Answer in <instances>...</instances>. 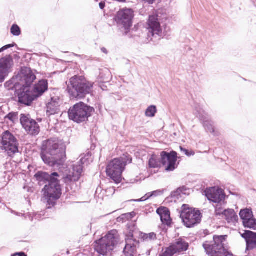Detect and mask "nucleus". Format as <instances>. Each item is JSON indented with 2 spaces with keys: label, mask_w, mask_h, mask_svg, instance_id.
Returning a JSON list of instances; mask_svg holds the SVG:
<instances>
[{
  "label": "nucleus",
  "mask_w": 256,
  "mask_h": 256,
  "mask_svg": "<svg viewBox=\"0 0 256 256\" xmlns=\"http://www.w3.org/2000/svg\"><path fill=\"white\" fill-rule=\"evenodd\" d=\"M66 147L58 139L44 141L40 156L44 163L52 168H60L66 160Z\"/></svg>",
  "instance_id": "nucleus-1"
},
{
  "label": "nucleus",
  "mask_w": 256,
  "mask_h": 256,
  "mask_svg": "<svg viewBox=\"0 0 256 256\" xmlns=\"http://www.w3.org/2000/svg\"><path fill=\"white\" fill-rule=\"evenodd\" d=\"M94 83L82 76H74L70 79L66 90L71 100L82 99L92 91Z\"/></svg>",
  "instance_id": "nucleus-2"
},
{
  "label": "nucleus",
  "mask_w": 256,
  "mask_h": 256,
  "mask_svg": "<svg viewBox=\"0 0 256 256\" xmlns=\"http://www.w3.org/2000/svg\"><path fill=\"white\" fill-rule=\"evenodd\" d=\"M228 236H214V243L206 241L202 244L205 252L208 256H233L228 250L226 238Z\"/></svg>",
  "instance_id": "nucleus-3"
},
{
  "label": "nucleus",
  "mask_w": 256,
  "mask_h": 256,
  "mask_svg": "<svg viewBox=\"0 0 256 256\" xmlns=\"http://www.w3.org/2000/svg\"><path fill=\"white\" fill-rule=\"evenodd\" d=\"M94 109L83 102H79L70 107L68 111L70 120L80 124L88 120Z\"/></svg>",
  "instance_id": "nucleus-4"
},
{
  "label": "nucleus",
  "mask_w": 256,
  "mask_h": 256,
  "mask_svg": "<svg viewBox=\"0 0 256 256\" xmlns=\"http://www.w3.org/2000/svg\"><path fill=\"white\" fill-rule=\"evenodd\" d=\"M118 242V232L112 230L100 239L95 242L94 250L99 254L107 256L113 250Z\"/></svg>",
  "instance_id": "nucleus-5"
},
{
  "label": "nucleus",
  "mask_w": 256,
  "mask_h": 256,
  "mask_svg": "<svg viewBox=\"0 0 256 256\" xmlns=\"http://www.w3.org/2000/svg\"><path fill=\"white\" fill-rule=\"evenodd\" d=\"M132 162V158L126 156L114 159L107 166L106 172L108 176L116 183H120L125 166L128 163H131Z\"/></svg>",
  "instance_id": "nucleus-6"
},
{
  "label": "nucleus",
  "mask_w": 256,
  "mask_h": 256,
  "mask_svg": "<svg viewBox=\"0 0 256 256\" xmlns=\"http://www.w3.org/2000/svg\"><path fill=\"white\" fill-rule=\"evenodd\" d=\"M161 158L160 161H158L156 158L152 156L148 162V164L151 168H156L158 167L160 162L162 165L167 166L165 170L167 172H172L178 166L176 164L178 160L177 152L174 151H172L170 152L163 151L160 153Z\"/></svg>",
  "instance_id": "nucleus-7"
},
{
  "label": "nucleus",
  "mask_w": 256,
  "mask_h": 256,
  "mask_svg": "<svg viewBox=\"0 0 256 256\" xmlns=\"http://www.w3.org/2000/svg\"><path fill=\"white\" fill-rule=\"evenodd\" d=\"M180 217L184 225L190 228L200 222L202 216L199 210L190 208L188 205L183 204Z\"/></svg>",
  "instance_id": "nucleus-8"
},
{
  "label": "nucleus",
  "mask_w": 256,
  "mask_h": 256,
  "mask_svg": "<svg viewBox=\"0 0 256 256\" xmlns=\"http://www.w3.org/2000/svg\"><path fill=\"white\" fill-rule=\"evenodd\" d=\"M14 100L20 106H30L36 100L30 87L20 85L16 86Z\"/></svg>",
  "instance_id": "nucleus-9"
},
{
  "label": "nucleus",
  "mask_w": 256,
  "mask_h": 256,
  "mask_svg": "<svg viewBox=\"0 0 256 256\" xmlns=\"http://www.w3.org/2000/svg\"><path fill=\"white\" fill-rule=\"evenodd\" d=\"M1 144V148L4 150L8 156L12 157L18 152V142L15 136L10 132H4Z\"/></svg>",
  "instance_id": "nucleus-10"
},
{
  "label": "nucleus",
  "mask_w": 256,
  "mask_h": 256,
  "mask_svg": "<svg viewBox=\"0 0 256 256\" xmlns=\"http://www.w3.org/2000/svg\"><path fill=\"white\" fill-rule=\"evenodd\" d=\"M16 78L20 84L30 87L36 79V76L30 68L24 66L21 68L16 75Z\"/></svg>",
  "instance_id": "nucleus-11"
},
{
  "label": "nucleus",
  "mask_w": 256,
  "mask_h": 256,
  "mask_svg": "<svg viewBox=\"0 0 256 256\" xmlns=\"http://www.w3.org/2000/svg\"><path fill=\"white\" fill-rule=\"evenodd\" d=\"M134 16V12L132 10L123 9L117 13L115 20L118 26H122L125 30H127L132 26Z\"/></svg>",
  "instance_id": "nucleus-12"
},
{
  "label": "nucleus",
  "mask_w": 256,
  "mask_h": 256,
  "mask_svg": "<svg viewBox=\"0 0 256 256\" xmlns=\"http://www.w3.org/2000/svg\"><path fill=\"white\" fill-rule=\"evenodd\" d=\"M148 36L160 39L162 37V28L158 15H150L148 20Z\"/></svg>",
  "instance_id": "nucleus-13"
},
{
  "label": "nucleus",
  "mask_w": 256,
  "mask_h": 256,
  "mask_svg": "<svg viewBox=\"0 0 256 256\" xmlns=\"http://www.w3.org/2000/svg\"><path fill=\"white\" fill-rule=\"evenodd\" d=\"M20 122L24 128L30 135H37L40 132V126L38 122L30 118L29 114L20 115Z\"/></svg>",
  "instance_id": "nucleus-14"
},
{
  "label": "nucleus",
  "mask_w": 256,
  "mask_h": 256,
  "mask_svg": "<svg viewBox=\"0 0 256 256\" xmlns=\"http://www.w3.org/2000/svg\"><path fill=\"white\" fill-rule=\"evenodd\" d=\"M206 196L208 200L214 203L219 204L224 199V191L218 188L212 187L205 190Z\"/></svg>",
  "instance_id": "nucleus-15"
},
{
  "label": "nucleus",
  "mask_w": 256,
  "mask_h": 256,
  "mask_svg": "<svg viewBox=\"0 0 256 256\" xmlns=\"http://www.w3.org/2000/svg\"><path fill=\"white\" fill-rule=\"evenodd\" d=\"M126 244L124 250V252L126 256H134V254L136 250V246L139 242L134 239L132 232H130L126 238Z\"/></svg>",
  "instance_id": "nucleus-16"
},
{
  "label": "nucleus",
  "mask_w": 256,
  "mask_h": 256,
  "mask_svg": "<svg viewBox=\"0 0 256 256\" xmlns=\"http://www.w3.org/2000/svg\"><path fill=\"white\" fill-rule=\"evenodd\" d=\"M50 178H48L47 183L43 190H49L52 189L53 191L62 192L61 186L60 184V176L57 172H52L49 174Z\"/></svg>",
  "instance_id": "nucleus-17"
},
{
  "label": "nucleus",
  "mask_w": 256,
  "mask_h": 256,
  "mask_svg": "<svg viewBox=\"0 0 256 256\" xmlns=\"http://www.w3.org/2000/svg\"><path fill=\"white\" fill-rule=\"evenodd\" d=\"M12 63V58L10 55L0 59V83L4 81L8 70Z\"/></svg>",
  "instance_id": "nucleus-18"
},
{
  "label": "nucleus",
  "mask_w": 256,
  "mask_h": 256,
  "mask_svg": "<svg viewBox=\"0 0 256 256\" xmlns=\"http://www.w3.org/2000/svg\"><path fill=\"white\" fill-rule=\"evenodd\" d=\"M83 172V167L80 164H74L72 174H69L63 178L64 182L67 185L78 181Z\"/></svg>",
  "instance_id": "nucleus-19"
},
{
  "label": "nucleus",
  "mask_w": 256,
  "mask_h": 256,
  "mask_svg": "<svg viewBox=\"0 0 256 256\" xmlns=\"http://www.w3.org/2000/svg\"><path fill=\"white\" fill-rule=\"evenodd\" d=\"M240 235L246 242V250H252L256 248V232L250 230H244Z\"/></svg>",
  "instance_id": "nucleus-20"
},
{
  "label": "nucleus",
  "mask_w": 256,
  "mask_h": 256,
  "mask_svg": "<svg viewBox=\"0 0 256 256\" xmlns=\"http://www.w3.org/2000/svg\"><path fill=\"white\" fill-rule=\"evenodd\" d=\"M170 247L174 254H180L188 250L189 244L184 239L179 238L176 240Z\"/></svg>",
  "instance_id": "nucleus-21"
},
{
  "label": "nucleus",
  "mask_w": 256,
  "mask_h": 256,
  "mask_svg": "<svg viewBox=\"0 0 256 256\" xmlns=\"http://www.w3.org/2000/svg\"><path fill=\"white\" fill-rule=\"evenodd\" d=\"M48 89V82L46 80H42L34 84L32 90L36 100L42 96Z\"/></svg>",
  "instance_id": "nucleus-22"
},
{
  "label": "nucleus",
  "mask_w": 256,
  "mask_h": 256,
  "mask_svg": "<svg viewBox=\"0 0 256 256\" xmlns=\"http://www.w3.org/2000/svg\"><path fill=\"white\" fill-rule=\"evenodd\" d=\"M44 195L47 200V205L48 208H50L54 206L62 194V192L53 191V190H44Z\"/></svg>",
  "instance_id": "nucleus-23"
},
{
  "label": "nucleus",
  "mask_w": 256,
  "mask_h": 256,
  "mask_svg": "<svg viewBox=\"0 0 256 256\" xmlns=\"http://www.w3.org/2000/svg\"><path fill=\"white\" fill-rule=\"evenodd\" d=\"M60 99L58 97H53L46 105V114L53 115L60 112Z\"/></svg>",
  "instance_id": "nucleus-24"
},
{
  "label": "nucleus",
  "mask_w": 256,
  "mask_h": 256,
  "mask_svg": "<svg viewBox=\"0 0 256 256\" xmlns=\"http://www.w3.org/2000/svg\"><path fill=\"white\" fill-rule=\"evenodd\" d=\"M157 214L160 216V220L163 224L170 226L172 223L170 216V212L168 208L160 207L156 210Z\"/></svg>",
  "instance_id": "nucleus-25"
},
{
  "label": "nucleus",
  "mask_w": 256,
  "mask_h": 256,
  "mask_svg": "<svg viewBox=\"0 0 256 256\" xmlns=\"http://www.w3.org/2000/svg\"><path fill=\"white\" fill-rule=\"evenodd\" d=\"M222 216L228 223L234 222L238 219V216L234 210L232 209L224 210L222 212Z\"/></svg>",
  "instance_id": "nucleus-26"
},
{
  "label": "nucleus",
  "mask_w": 256,
  "mask_h": 256,
  "mask_svg": "<svg viewBox=\"0 0 256 256\" xmlns=\"http://www.w3.org/2000/svg\"><path fill=\"white\" fill-rule=\"evenodd\" d=\"M34 177L40 184H42L47 183L48 178H50V176L46 172L39 171L35 174Z\"/></svg>",
  "instance_id": "nucleus-27"
},
{
  "label": "nucleus",
  "mask_w": 256,
  "mask_h": 256,
  "mask_svg": "<svg viewBox=\"0 0 256 256\" xmlns=\"http://www.w3.org/2000/svg\"><path fill=\"white\" fill-rule=\"evenodd\" d=\"M20 84L18 83L17 80L16 78V76H14L10 80L6 82L4 86V87L8 90H14V92L16 90V86H20Z\"/></svg>",
  "instance_id": "nucleus-28"
},
{
  "label": "nucleus",
  "mask_w": 256,
  "mask_h": 256,
  "mask_svg": "<svg viewBox=\"0 0 256 256\" xmlns=\"http://www.w3.org/2000/svg\"><path fill=\"white\" fill-rule=\"evenodd\" d=\"M240 216L243 222L253 217V214L250 210L246 208L240 211Z\"/></svg>",
  "instance_id": "nucleus-29"
},
{
  "label": "nucleus",
  "mask_w": 256,
  "mask_h": 256,
  "mask_svg": "<svg viewBox=\"0 0 256 256\" xmlns=\"http://www.w3.org/2000/svg\"><path fill=\"white\" fill-rule=\"evenodd\" d=\"M140 236L142 240L144 242H150L156 239V234L154 232H150L149 234H144L141 232Z\"/></svg>",
  "instance_id": "nucleus-30"
},
{
  "label": "nucleus",
  "mask_w": 256,
  "mask_h": 256,
  "mask_svg": "<svg viewBox=\"0 0 256 256\" xmlns=\"http://www.w3.org/2000/svg\"><path fill=\"white\" fill-rule=\"evenodd\" d=\"M244 228L256 230V219L252 217L246 221L242 222Z\"/></svg>",
  "instance_id": "nucleus-31"
},
{
  "label": "nucleus",
  "mask_w": 256,
  "mask_h": 256,
  "mask_svg": "<svg viewBox=\"0 0 256 256\" xmlns=\"http://www.w3.org/2000/svg\"><path fill=\"white\" fill-rule=\"evenodd\" d=\"M195 114L200 120L203 122V123L208 120V116L202 110H196Z\"/></svg>",
  "instance_id": "nucleus-32"
},
{
  "label": "nucleus",
  "mask_w": 256,
  "mask_h": 256,
  "mask_svg": "<svg viewBox=\"0 0 256 256\" xmlns=\"http://www.w3.org/2000/svg\"><path fill=\"white\" fill-rule=\"evenodd\" d=\"M157 112L156 108L155 106H148L146 110L145 114L148 117H154Z\"/></svg>",
  "instance_id": "nucleus-33"
},
{
  "label": "nucleus",
  "mask_w": 256,
  "mask_h": 256,
  "mask_svg": "<svg viewBox=\"0 0 256 256\" xmlns=\"http://www.w3.org/2000/svg\"><path fill=\"white\" fill-rule=\"evenodd\" d=\"M204 126L206 130L210 133H214V122L212 120H206L204 123Z\"/></svg>",
  "instance_id": "nucleus-34"
},
{
  "label": "nucleus",
  "mask_w": 256,
  "mask_h": 256,
  "mask_svg": "<svg viewBox=\"0 0 256 256\" xmlns=\"http://www.w3.org/2000/svg\"><path fill=\"white\" fill-rule=\"evenodd\" d=\"M91 156V154L88 152L86 154L82 156L80 160L76 164H80L83 167V164H89L90 158Z\"/></svg>",
  "instance_id": "nucleus-35"
},
{
  "label": "nucleus",
  "mask_w": 256,
  "mask_h": 256,
  "mask_svg": "<svg viewBox=\"0 0 256 256\" xmlns=\"http://www.w3.org/2000/svg\"><path fill=\"white\" fill-rule=\"evenodd\" d=\"M11 33L15 36H18L20 34L21 32L20 27L16 24H13L10 28Z\"/></svg>",
  "instance_id": "nucleus-36"
},
{
  "label": "nucleus",
  "mask_w": 256,
  "mask_h": 256,
  "mask_svg": "<svg viewBox=\"0 0 256 256\" xmlns=\"http://www.w3.org/2000/svg\"><path fill=\"white\" fill-rule=\"evenodd\" d=\"M18 112H12L8 114L6 116V119H8L14 122L15 120L18 118Z\"/></svg>",
  "instance_id": "nucleus-37"
},
{
  "label": "nucleus",
  "mask_w": 256,
  "mask_h": 256,
  "mask_svg": "<svg viewBox=\"0 0 256 256\" xmlns=\"http://www.w3.org/2000/svg\"><path fill=\"white\" fill-rule=\"evenodd\" d=\"M174 254V253L169 246L166 248L164 252L160 254L159 256H173Z\"/></svg>",
  "instance_id": "nucleus-38"
},
{
  "label": "nucleus",
  "mask_w": 256,
  "mask_h": 256,
  "mask_svg": "<svg viewBox=\"0 0 256 256\" xmlns=\"http://www.w3.org/2000/svg\"><path fill=\"white\" fill-rule=\"evenodd\" d=\"M224 211L223 209L221 207V204H218L216 205V216H221L222 215V212Z\"/></svg>",
  "instance_id": "nucleus-39"
},
{
  "label": "nucleus",
  "mask_w": 256,
  "mask_h": 256,
  "mask_svg": "<svg viewBox=\"0 0 256 256\" xmlns=\"http://www.w3.org/2000/svg\"><path fill=\"white\" fill-rule=\"evenodd\" d=\"M180 149L181 151L184 152L185 154L187 156H194V152L193 151L190 152L188 150L183 148L182 146H180Z\"/></svg>",
  "instance_id": "nucleus-40"
},
{
  "label": "nucleus",
  "mask_w": 256,
  "mask_h": 256,
  "mask_svg": "<svg viewBox=\"0 0 256 256\" xmlns=\"http://www.w3.org/2000/svg\"><path fill=\"white\" fill-rule=\"evenodd\" d=\"M16 45L15 43H13L12 44H8L7 45H6L0 48V53L4 52V50H8L9 48H11L14 47Z\"/></svg>",
  "instance_id": "nucleus-41"
},
{
  "label": "nucleus",
  "mask_w": 256,
  "mask_h": 256,
  "mask_svg": "<svg viewBox=\"0 0 256 256\" xmlns=\"http://www.w3.org/2000/svg\"><path fill=\"white\" fill-rule=\"evenodd\" d=\"M163 192H164L163 190H156L154 191L151 192V194L150 195V196H160V195L162 194Z\"/></svg>",
  "instance_id": "nucleus-42"
},
{
  "label": "nucleus",
  "mask_w": 256,
  "mask_h": 256,
  "mask_svg": "<svg viewBox=\"0 0 256 256\" xmlns=\"http://www.w3.org/2000/svg\"><path fill=\"white\" fill-rule=\"evenodd\" d=\"M134 215V212H131V213H128L126 214H123V215H122V218H128V219L129 218H133Z\"/></svg>",
  "instance_id": "nucleus-43"
},
{
  "label": "nucleus",
  "mask_w": 256,
  "mask_h": 256,
  "mask_svg": "<svg viewBox=\"0 0 256 256\" xmlns=\"http://www.w3.org/2000/svg\"><path fill=\"white\" fill-rule=\"evenodd\" d=\"M12 256H26V255L24 252H20L13 254Z\"/></svg>",
  "instance_id": "nucleus-44"
},
{
  "label": "nucleus",
  "mask_w": 256,
  "mask_h": 256,
  "mask_svg": "<svg viewBox=\"0 0 256 256\" xmlns=\"http://www.w3.org/2000/svg\"><path fill=\"white\" fill-rule=\"evenodd\" d=\"M147 200H148L147 198L145 196H142L140 199L137 200H135V201H136V202H144V201H146Z\"/></svg>",
  "instance_id": "nucleus-45"
},
{
  "label": "nucleus",
  "mask_w": 256,
  "mask_h": 256,
  "mask_svg": "<svg viewBox=\"0 0 256 256\" xmlns=\"http://www.w3.org/2000/svg\"><path fill=\"white\" fill-rule=\"evenodd\" d=\"M105 2H100V4H99V6H100V8L101 9V10H102L105 7Z\"/></svg>",
  "instance_id": "nucleus-46"
},
{
  "label": "nucleus",
  "mask_w": 256,
  "mask_h": 256,
  "mask_svg": "<svg viewBox=\"0 0 256 256\" xmlns=\"http://www.w3.org/2000/svg\"><path fill=\"white\" fill-rule=\"evenodd\" d=\"M180 190H178L176 192H174L172 194V196H178V194H180Z\"/></svg>",
  "instance_id": "nucleus-47"
},
{
  "label": "nucleus",
  "mask_w": 256,
  "mask_h": 256,
  "mask_svg": "<svg viewBox=\"0 0 256 256\" xmlns=\"http://www.w3.org/2000/svg\"><path fill=\"white\" fill-rule=\"evenodd\" d=\"M102 52L104 53L107 54H108V50L105 48H101Z\"/></svg>",
  "instance_id": "nucleus-48"
},
{
  "label": "nucleus",
  "mask_w": 256,
  "mask_h": 256,
  "mask_svg": "<svg viewBox=\"0 0 256 256\" xmlns=\"http://www.w3.org/2000/svg\"><path fill=\"white\" fill-rule=\"evenodd\" d=\"M151 194V192H148V193H147L145 196L147 198V199H148L152 197V196H150V195Z\"/></svg>",
  "instance_id": "nucleus-49"
}]
</instances>
